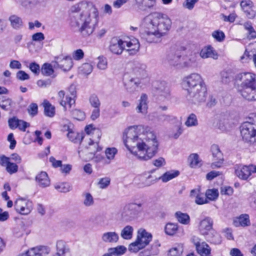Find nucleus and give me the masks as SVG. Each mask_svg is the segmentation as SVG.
<instances>
[{"label": "nucleus", "mask_w": 256, "mask_h": 256, "mask_svg": "<svg viewBox=\"0 0 256 256\" xmlns=\"http://www.w3.org/2000/svg\"><path fill=\"white\" fill-rule=\"evenodd\" d=\"M117 150L115 148H107L106 150L105 154L106 158L110 160H113L117 153Z\"/></svg>", "instance_id": "55"}, {"label": "nucleus", "mask_w": 256, "mask_h": 256, "mask_svg": "<svg viewBox=\"0 0 256 256\" xmlns=\"http://www.w3.org/2000/svg\"><path fill=\"white\" fill-rule=\"evenodd\" d=\"M211 152L212 153L214 162L211 164V167L212 168H219L221 167L224 162L223 154L218 146L213 144L211 146Z\"/></svg>", "instance_id": "16"}, {"label": "nucleus", "mask_w": 256, "mask_h": 256, "mask_svg": "<svg viewBox=\"0 0 256 256\" xmlns=\"http://www.w3.org/2000/svg\"><path fill=\"white\" fill-rule=\"evenodd\" d=\"M90 105L95 108H100V102L98 97L96 95H92L90 98Z\"/></svg>", "instance_id": "52"}, {"label": "nucleus", "mask_w": 256, "mask_h": 256, "mask_svg": "<svg viewBox=\"0 0 256 256\" xmlns=\"http://www.w3.org/2000/svg\"><path fill=\"white\" fill-rule=\"evenodd\" d=\"M97 68L101 70H106L108 67V60L106 57L100 56L97 58Z\"/></svg>", "instance_id": "47"}, {"label": "nucleus", "mask_w": 256, "mask_h": 256, "mask_svg": "<svg viewBox=\"0 0 256 256\" xmlns=\"http://www.w3.org/2000/svg\"><path fill=\"white\" fill-rule=\"evenodd\" d=\"M8 123L10 128H27L30 126L29 123L19 120L15 116L9 118Z\"/></svg>", "instance_id": "29"}, {"label": "nucleus", "mask_w": 256, "mask_h": 256, "mask_svg": "<svg viewBox=\"0 0 256 256\" xmlns=\"http://www.w3.org/2000/svg\"><path fill=\"white\" fill-rule=\"evenodd\" d=\"M84 57V52L81 49H78L74 51L72 54V58L73 59L79 60L82 59Z\"/></svg>", "instance_id": "57"}, {"label": "nucleus", "mask_w": 256, "mask_h": 256, "mask_svg": "<svg viewBox=\"0 0 256 256\" xmlns=\"http://www.w3.org/2000/svg\"><path fill=\"white\" fill-rule=\"evenodd\" d=\"M180 174V172L177 170H170L166 172L162 176L158 178H155L152 180H150L152 178L151 175L148 176L144 182V186H150L154 184L158 180H161L163 182H166L172 179L176 178Z\"/></svg>", "instance_id": "11"}, {"label": "nucleus", "mask_w": 256, "mask_h": 256, "mask_svg": "<svg viewBox=\"0 0 256 256\" xmlns=\"http://www.w3.org/2000/svg\"><path fill=\"white\" fill-rule=\"evenodd\" d=\"M124 42V50H126L129 54L134 55L139 50L140 44L138 40L136 38H128Z\"/></svg>", "instance_id": "17"}, {"label": "nucleus", "mask_w": 256, "mask_h": 256, "mask_svg": "<svg viewBox=\"0 0 256 256\" xmlns=\"http://www.w3.org/2000/svg\"><path fill=\"white\" fill-rule=\"evenodd\" d=\"M141 129H126L124 133V140L127 148L140 160H147L154 156L158 152L159 142L156 136L150 131H143L142 136L140 139H145L146 142L138 141L136 145L131 142L138 140V131Z\"/></svg>", "instance_id": "2"}, {"label": "nucleus", "mask_w": 256, "mask_h": 256, "mask_svg": "<svg viewBox=\"0 0 256 256\" xmlns=\"http://www.w3.org/2000/svg\"><path fill=\"white\" fill-rule=\"evenodd\" d=\"M213 220L210 217H206L202 220L199 224V230L203 235L208 234V232L212 228Z\"/></svg>", "instance_id": "23"}, {"label": "nucleus", "mask_w": 256, "mask_h": 256, "mask_svg": "<svg viewBox=\"0 0 256 256\" xmlns=\"http://www.w3.org/2000/svg\"><path fill=\"white\" fill-rule=\"evenodd\" d=\"M182 86L187 92L188 99L193 103L199 104L206 100V88L200 74L193 73L184 77Z\"/></svg>", "instance_id": "4"}, {"label": "nucleus", "mask_w": 256, "mask_h": 256, "mask_svg": "<svg viewBox=\"0 0 256 256\" xmlns=\"http://www.w3.org/2000/svg\"><path fill=\"white\" fill-rule=\"evenodd\" d=\"M152 164L156 167L160 168L166 165V162L164 158L159 157L152 161Z\"/></svg>", "instance_id": "58"}, {"label": "nucleus", "mask_w": 256, "mask_h": 256, "mask_svg": "<svg viewBox=\"0 0 256 256\" xmlns=\"http://www.w3.org/2000/svg\"><path fill=\"white\" fill-rule=\"evenodd\" d=\"M29 68L36 74H38L40 72V66L35 62L30 64Z\"/></svg>", "instance_id": "64"}, {"label": "nucleus", "mask_w": 256, "mask_h": 256, "mask_svg": "<svg viewBox=\"0 0 256 256\" xmlns=\"http://www.w3.org/2000/svg\"><path fill=\"white\" fill-rule=\"evenodd\" d=\"M142 211V204L130 203L123 208L121 212V219L125 222H130L136 219Z\"/></svg>", "instance_id": "8"}, {"label": "nucleus", "mask_w": 256, "mask_h": 256, "mask_svg": "<svg viewBox=\"0 0 256 256\" xmlns=\"http://www.w3.org/2000/svg\"><path fill=\"white\" fill-rule=\"evenodd\" d=\"M251 58V54L250 52L246 50L242 56H240V61L242 63L248 62L249 60Z\"/></svg>", "instance_id": "63"}, {"label": "nucleus", "mask_w": 256, "mask_h": 256, "mask_svg": "<svg viewBox=\"0 0 256 256\" xmlns=\"http://www.w3.org/2000/svg\"><path fill=\"white\" fill-rule=\"evenodd\" d=\"M196 66V56L190 54V56H182V68H191Z\"/></svg>", "instance_id": "32"}, {"label": "nucleus", "mask_w": 256, "mask_h": 256, "mask_svg": "<svg viewBox=\"0 0 256 256\" xmlns=\"http://www.w3.org/2000/svg\"><path fill=\"white\" fill-rule=\"evenodd\" d=\"M56 190L60 192H68L72 189V186L67 182H59L54 184Z\"/></svg>", "instance_id": "42"}, {"label": "nucleus", "mask_w": 256, "mask_h": 256, "mask_svg": "<svg viewBox=\"0 0 256 256\" xmlns=\"http://www.w3.org/2000/svg\"><path fill=\"white\" fill-rule=\"evenodd\" d=\"M208 198L202 194H197L195 202L198 204H202L208 202Z\"/></svg>", "instance_id": "60"}, {"label": "nucleus", "mask_w": 256, "mask_h": 256, "mask_svg": "<svg viewBox=\"0 0 256 256\" xmlns=\"http://www.w3.org/2000/svg\"><path fill=\"white\" fill-rule=\"evenodd\" d=\"M42 105L44 108V113L45 116L49 118H52L56 114L55 107L47 100H44Z\"/></svg>", "instance_id": "33"}, {"label": "nucleus", "mask_w": 256, "mask_h": 256, "mask_svg": "<svg viewBox=\"0 0 256 256\" xmlns=\"http://www.w3.org/2000/svg\"><path fill=\"white\" fill-rule=\"evenodd\" d=\"M92 66L89 63L83 64L78 68V71L80 73L86 75L90 74L92 72Z\"/></svg>", "instance_id": "46"}, {"label": "nucleus", "mask_w": 256, "mask_h": 256, "mask_svg": "<svg viewBox=\"0 0 256 256\" xmlns=\"http://www.w3.org/2000/svg\"><path fill=\"white\" fill-rule=\"evenodd\" d=\"M212 37L218 42H222L224 40L225 34L224 32L220 30L214 31L212 34Z\"/></svg>", "instance_id": "48"}, {"label": "nucleus", "mask_w": 256, "mask_h": 256, "mask_svg": "<svg viewBox=\"0 0 256 256\" xmlns=\"http://www.w3.org/2000/svg\"><path fill=\"white\" fill-rule=\"evenodd\" d=\"M233 192V188L230 186H225L222 187L220 188V193L222 195L231 196Z\"/></svg>", "instance_id": "62"}, {"label": "nucleus", "mask_w": 256, "mask_h": 256, "mask_svg": "<svg viewBox=\"0 0 256 256\" xmlns=\"http://www.w3.org/2000/svg\"><path fill=\"white\" fill-rule=\"evenodd\" d=\"M56 62L58 66L64 71H68L72 66V60L69 56H59L56 58Z\"/></svg>", "instance_id": "20"}, {"label": "nucleus", "mask_w": 256, "mask_h": 256, "mask_svg": "<svg viewBox=\"0 0 256 256\" xmlns=\"http://www.w3.org/2000/svg\"><path fill=\"white\" fill-rule=\"evenodd\" d=\"M198 254L200 256H210L211 248L209 245L204 242H202L200 245H198L196 248Z\"/></svg>", "instance_id": "34"}, {"label": "nucleus", "mask_w": 256, "mask_h": 256, "mask_svg": "<svg viewBox=\"0 0 256 256\" xmlns=\"http://www.w3.org/2000/svg\"><path fill=\"white\" fill-rule=\"evenodd\" d=\"M178 224L176 223L168 222L164 227V231L168 236L174 235L178 230Z\"/></svg>", "instance_id": "40"}, {"label": "nucleus", "mask_w": 256, "mask_h": 256, "mask_svg": "<svg viewBox=\"0 0 256 256\" xmlns=\"http://www.w3.org/2000/svg\"><path fill=\"white\" fill-rule=\"evenodd\" d=\"M185 124L188 127L196 126L198 120L196 116L194 114H191L185 122Z\"/></svg>", "instance_id": "50"}, {"label": "nucleus", "mask_w": 256, "mask_h": 256, "mask_svg": "<svg viewBox=\"0 0 256 256\" xmlns=\"http://www.w3.org/2000/svg\"><path fill=\"white\" fill-rule=\"evenodd\" d=\"M83 204L86 207L92 206L94 204V200L92 195L88 192H84L82 194Z\"/></svg>", "instance_id": "38"}, {"label": "nucleus", "mask_w": 256, "mask_h": 256, "mask_svg": "<svg viewBox=\"0 0 256 256\" xmlns=\"http://www.w3.org/2000/svg\"><path fill=\"white\" fill-rule=\"evenodd\" d=\"M70 24L83 37L90 36L95 30L99 22V12L97 8L90 2L82 0L70 8Z\"/></svg>", "instance_id": "1"}, {"label": "nucleus", "mask_w": 256, "mask_h": 256, "mask_svg": "<svg viewBox=\"0 0 256 256\" xmlns=\"http://www.w3.org/2000/svg\"><path fill=\"white\" fill-rule=\"evenodd\" d=\"M110 179L108 177L101 178L99 180L98 185L100 188H106L110 184Z\"/></svg>", "instance_id": "53"}, {"label": "nucleus", "mask_w": 256, "mask_h": 256, "mask_svg": "<svg viewBox=\"0 0 256 256\" xmlns=\"http://www.w3.org/2000/svg\"><path fill=\"white\" fill-rule=\"evenodd\" d=\"M233 224L236 227H247L250 225L249 215L246 214H242L235 218L233 220Z\"/></svg>", "instance_id": "24"}, {"label": "nucleus", "mask_w": 256, "mask_h": 256, "mask_svg": "<svg viewBox=\"0 0 256 256\" xmlns=\"http://www.w3.org/2000/svg\"><path fill=\"white\" fill-rule=\"evenodd\" d=\"M36 182L38 186L45 188L50 186V182L46 172H42L38 174L35 178Z\"/></svg>", "instance_id": "25"}, {"label": "nucleus", "mask_w": 256, "mask_h": 256, "mask_svg": "<svg viewBox=\"0 0 256 256\" xmlns=\"http://www.w3.org/2000/svg\"><path fill=\"white\" fill-rule=\"evenodd\" d=\"M50 252V249L46 246H39L28 250L26 252L18 256H46Z\"/></svg>", "instance_id": "18"}, {"label": "nucleus", "mask_w": 256, "mask_h": 256, "mask_svg": "<svg viewBox=\"0 0 256 256\" xmlns=\"http://www.w3.org/2000/svg\"><path fill=\"white\" fill-rule=\"evenodd\" d=\"M146 66L144 64H138L134 70V72L136 78H132L127 82H124L126 89L130 92H133L135 88L141 84L140 78L146 76Z\"/></svg>", "instance_id": "7"}, {"label": "nucleus", "mask_w": 256, "mask_h": 256, "mask_svg": "<svg viewBox=\"0 0 256 256\" xmlns=\"http://www.w3.org/2000/svg\"><path fill=\"white\" fill-rule=\"evenodd\" d=\"M56 253L54 256H66L69 254V248L66 246V243L62 240L56 242Z\"/></svg>", "instance_id": "35"}, {"label": "nucleus", "mask_w": 256, "mask_h": 256, "mask_svg": "<svg viewBox=\"0 0 256 256\" xmlns=\"http://www.w3.org/2000/svg\"><path fill=\"white\" fill-rule=\"evenodd\" d=\"M144 20L148 30L140 34L141 38L148 43H158L165 36L172 26L171 20L166 14L154 12L146 16Z\"/></svg>", "instance_id": "3"}, {"label": "nucleus", "mask_w": 256, "mask_h": 256, "mask_svg": "<svg viewBox=\"0 0 256 256\" xmlns=\"http://www.w3.org/2000/svg\"><path fill=\"white\" fill-rule=\"evenodd\" d=\"M27 110L28 114L32 116H34L38 112V104L36 103H32L28 106Z\"/></svg>", "instance_id": "51"}, {"label": "nucleus", "mask_w": 256, "mask_h": 256, "mask_svg": "<svg viewBox=\"0 0 256 256\" xmlns=\"http://www.w3.org/2000/svg\"><path fill=\"white\" fill-rule=\"evenodd\" d=\"M148 96L145 94H141L138 102L136 108V111L138 114L145 115L148 112Z\"/></svg>", "instance_id": "21"}, {"label": "nucleus", "mask_w": 256, "mask_h": 256, "mask_svg": "<svg viewBox=\"0 0 256 256\" xmlns=\"http://www.w3.org/2000/svg\"><path fill=\"white\" fill-rule=\"evenodd\" d=\"M42 74L45 76H52L54 70L52 66L50 64L46 63L44 64L41 69Z\"/></svg>", "instance_id": "44"}, {"label": "nucleus", "mask_w": 256, "mask_h": 256, "mask_svg": "<svg viewBox=\"0 0 256 256\" xmlns=\"http://www.w3.org/2000/svg\"><path fill=\"white\" fill-rule=\"evenodd\" d=\"M109 50L116 55H120L124 50V42L118 36L112 37L110 42Z\"/></svg>", "instance_id": "14"}, {"label": "nucleus", "mask_w": 256, "mask_h": 256, "mask_svg": "<svg viewBox=\"0 0 256 256\" xmlns=\"http://www.w3.org/2000/svg\"><path fill=\"white\" fill-rule=\"evenodd\" d=\"M152 240L151 234L147 232L144 229L140 228L138 232L136 241L130 244L128 250L130 252L136 253L145 248Z\"/></svg>", "instance_id": "6"}, {"label": "nucleus", "mask_w": 256, "mask_h": 256, "mask_svg": "<svg viewBox=\"0 0 256 256\" xmlns=\"http://www.w3.org/2000/svg\"><path fill=\"white\" fill-rule=\"evenodd\" d=\"M200 55L202 58H212L216 60L218 58L217 52L214 48L210 46L202 48L200 52Z\"/></svg>", "instance_id": "26"}, {"label": "nucleus", "mask_w": 256, "mask_h": 256, "mask_svg": "<svg viewBox=\"0 0 256 256\" xmlns=\"http://www.w3.org/2000/svg\"><path fill=\"white\" fill-rule=\"evenodd\" d=\"M190 162V165L191 168H196L200 167L201 165V160L199 159V156L196 154H191L188 158Z\"/></svg>", "instance_id": "41"}, {"label": "nucleus", "mask_w": 256, "mask_h": 256, "mask_svg": "<svg viewBox=\"0 0 256 256\" xmlns=\"http://www.w3.org/2000/svg\"><path fill=\"white\" fill-rule=\"evenodd\" d=\"M6 170L10 174L16 172L18 170V166L16 164L10 162L6 166Z\"/></svg>", "instance_id": "61"}, {"label": "nucleus", "mask_w": 256, "mask_h": 256, "mask_svg": "<svg viewBox=\"0 0 256 256\" xmlns=\"http://www.w3.org/2000/svg\"><path fill=\"white\" fill-rule=\"evenodd\" d=\"M67 136L69 140L74 143H80L84 138V134L82 132H78L74 129H68Z\"/></svg>", "instance_id": "28"}, {"label": "nucleus", "mask_w": 256, "mask_h": 256, "mask_svg": "<svg viewBox=\"0 0 256 256\" xmlns=\"http://www.w3.org/2000/svg\"><path fill=\"white\" fill-rule=\"evenodd\" d=\"M44 34L41 32L34 34L32 36V41L36 42H40L44 40Z\"/></svg>", "instance_id": "59"}, {"label": "nucleus", "mask_w": 256, "mask_h": 256, "mask_svg": "<svg viewBox=\"0 0 256 256\" xmlns=\"http://www.w3.org/2000/svg\"><path fill=\"white\" fill-rule=\"evenodd\" d=\"M183 252L182 246L178 245V246L172 248L168 252V256H182Z\"/></svg>", "instance_id": "49"}, {"label": "nucleus", "mask_w": 256, "mask_h": 256, "mask_svg": "<svg viewBox=\"0 0 256 256\" xmlns=\"http://www.w3.org/2000/svg\"><path fill=\"white\" fill-rule=\"evenodd\" d=\"M72 116L74 118L78 120H82L85 118V114L80 110H74L72 111Z\"/></svg>", "instance_id": "56"}, {"label": "nucleus", "mask_w": 256, "mask_h": 256, "mask_svg": "<svg viewBox=\"0 0 256 256\" xmlns=\"http://www.w3.org/2000/svg\"><path fill=\"white\" fill-rule=\"evenodd\" d=\"M134 228L129 225L124 227L121 230L120 236L124 240H130L133 235Z\"/></svg>", "instance_id": "39"}, {"label": "nucleus", "mask_w": 256, "mask_h": 256, "mask_svg": "<svg viewBox=\"0 0 256 256\" xmlns=\"http://www.w3.org/2000/svg\"><path fill=\"white\" fill-rule=\"evenodd\" d=\"M87 134H95L97 136V139L94 138V140L90 138L88 142V144L86 146V148L88 152L91 154H94L96 152L100 151L102 148L98 146V142L101 137L102 133L100 129H85Z\"/></svg>", "instance_id": "10"}, {"label": "nucleus", "mask_w": 256, "mask_h": 256, "mask_svg": "<svg viewBox=\"0 0 256 256\" xmlns=\"http://www.w3.org/2000/svg\"><path fill=\"white\" fill-rule=\"evenodd\" d=\"M236 80L242 82L240 92L242 97L249 101L256 100V75L252 72H242L237 74Z\"/></svg>", "instance_id": "5"}, {"label": "nucleus", "mask_w": 256, "mask_h": 256, "mask_svg": "<svg viewBox=\"0 0 256 256\" xmlns=\"http://www.w3.org/2000/svg\"><path fill=\"white\" fill-rule=\"evenodd\" d=\"M240 134L242 140L245 142L250 143L256 142L254 129H242Z\"/></svg>", "instance_id": "31"}, {"label": "nucleus", "mask_w": 256, "mask_h": 256, "mask_svg": "<svg viewBox=\"0 0 256 256\" xmlns=\"http://www.w3.org/2000/svg\"><path fill=\"white\" fill-rule=\"evenodd\" d=\"M252 173H256V166L253 164L238 166L235 168L236 175L242 180H248Z\"/></svg>", "instance_id": "13"}, {"label": "nucleus", "mask_w": 256, "mask_h": 256, "mask_svg": "<svg viewBox=\"0 0 256 256\" xmlns=\"http://www.w3.org/2000/svg\"><path fill=\"white\" fill-rule=\"evenodd\" d=\"M206 196L210 200H215L218 196V190L216 188L208 189L206 192Z\"/></svg>", "instance_id": "45"}, {"label": "nucleus", "mask_w": 256, "mask_h": 256, "mask_svg": "<svg viewBox=\"0 0 256 256\" xmlns=\"http://www.w3.org/2000/svg\"><path fill=\"white\" fill-rule=\"evenodd\" d=\"M156 90L157 100L158 102H165L170 100V88L165 82H160Z\"/></svg>", "instance_id": "15"}, {"label": "nucleus", "mask_w": 256, "mask_h": 256, "mask_svg": "<svg viewBox=\"0 0 256 256\" xmlns=\"http://www.w3.org/2000/svg\"><path fill=\"white\" fill-rule=\"evenodd\" d=\"M101 238L106 243H116L118 242L119 236L115 232H108L104 233Z\"/></svg>", "instance_id": "30"}, {"label": "nucleus", "mask_w": 256, "mask_h": 256, "mask_svg": "<svg viewBox=\"0 0 256 256\" xmlns=\"http://www.w3.org/2000/svg\"><path fill=\"white\" fill-rule=\"evenodd\" d=\"M158 0H136V4L140 10H154Z\"/></svg>", "instance_id": "22"}, {"label": "nucleus", "mask_w": 256, "mask_h": 256, "mask_svg": "<svg viewBox=\"0 0 256 256\" xmlns=\"http://www.w3.org/2000/svg\"><path fill=\"white\" fill-rule=\"evenodd\" d=\"M240 6L248 18H254L256 14V8L250 0H244L240 2Z\"/></svg>", "instance_id": "19"}, {"label": "nucleus", "mask_w": 256, "mask_h": 256, "mask_svg": "<svg viewBox=\"0 0 256 256\" xmlns=\"http://www.w3.org/2000/svg\"><path fill=\"white\" fill-rule=\"evenodd\" d=\"M33 204L32 201L24 199L18 198L14 202V208L18 213L26 215L30 212L32 209Z\"/></svg>", "instance_id": "12"}, {"label": "nucleus", "mask_w": 256, "mask_h": 256, "mask_svg": "<svg viewBox=\"0 0 256 256\" xmlns=\"http://www.w3.org/2000/svg\"><path fill=\"white\" fill-rule=\"evenodd\" d=\"M182 56L174 53H170L168 54L166 60L168 64L178 68H182Z\"/></svg>", "instance_id": "27"}, {"label": "nucleus", "mask_w": 256, "mask_h": 256, "mask_svg": "<svg viewBox=\"0 0 256 256\" xmlns=\"http://www.w3.org/2000/svg\"><path fill=\"white\" fill-rule=\"evenodd\" d=\"M174 217L177 221L184 225H188L190 224V218L186 213H184L178 211L174 214Z\"/></svg>", "instance_id": "36"}, {"label": "nucleus", "mask_w": 256, "mask_h": 256, "mask_svg": "<svg viewBox=\"0 0 256 256\" xmlns=\"http://www.w3.org/2000/svg\"><path fill=\"white\" fill-rule=\"evenodd\" d=\"M182 133V129H169L168 134L170 138H177Z\"/></svg>", "instance_id": "54"}, {"label": "nucleus", "mask_w": 256, "mask_h": 256, "mask_svg": "<svg viewBox=\"0 0 256 256\" xmlns=\"http://www.w3.org/2000/svg\"><path fill=\"white\" fill-rule=\"evenodd\" d=\"M108 251L110 252L113 256H120L126 253V248L123 246H118L115 248H109Z\"/></svg>", "instance_id": "43"}, {"label": "nucleus", "mask_w": 256, "mask_h": 256, "mask_svg": "<svg viewBox=\"0 0 256 256\" xmlns=\"http://www.w3.org/2000/svg\"><path fill=\"white\" fill-rule=\"evenodd\" d=\"M58 96L60 99V104L65 110L68 108H70L75 103V98L76 96V91L74 86H70L65 92L60 90L58 93Z\"/></svg>", "instance_id": "9"}, {"label": "nucleus", "mask_w": 256, "mask_h": 256, "mask_svg": "<svg viewBox=\"0 0 256 256\" xmlns=\"http://www.w3.org/2000/svg\"><path fill=\"white\" fill-rule=\"evenodd\" d=\"M8 20L10 22L11 26L14 29L18 30L22 28L23 22L21 18L14 14L9 17Z\"/></svg>", "instance_id": "37"}]
</instances>
